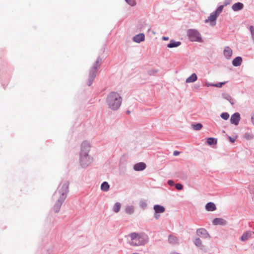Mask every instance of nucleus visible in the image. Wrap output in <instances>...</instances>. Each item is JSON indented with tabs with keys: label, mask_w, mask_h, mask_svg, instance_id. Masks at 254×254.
<instances>
[{
	"label": "nucleus",
	"mask_w": 254,
	"mask_h": 254,
	"mask_svg": "<svg viewBox=\"0 0 254 254\" xmlns=\"http://www.w3.org/2000/svg\"><path fill=\"white\" fill-rule=\"evenodd\" d=\"M68 185V183L66 182L61 184L53 195V199L55 201L54 210L56 213L60 211L62 204L66 197Z\"/></svg>",
	"instance_id": "obj_1"
},
{
	"label": "nucleus",
	"mask_w": 254,
	"mask_h": 254,
	"mask_svg": "<svg viewBox=\"0 0 254 254\" xmlns=\"http://www.w3.org/2000/svg\"><path fill=\"white\" fill-rule=\"evenodd\" d=\"M128 237L129 245L133 247L143 246L149 242V237L144 233H132Z\"/></svg>",
	"instance_id": "obj_2"
},
{
	"label": "nucleus",
	"mask_w": 254,
	"mask_h": 254,
	"mask_svg": "<svg viewBox=\"0 0 254 254\" xmlns=\"http://www.w3.org/2000/svg\"><path fill=\"white\" fill-rule=\"evenodd\" d=\"M122 98L117 92H112L107 96L106 102L108 107L114 111L117 110L120 107Z\"/></svg>",
	"instance_id": "obj_3"
},
{
	"label": "nucleus",
	"mask_w": 254,
	"mask_h": 254,
	"mask_svg": "<svg viewBox=\"0 0 254 254\" xmlns=\"http://www.w3.org/2000/svg\"><path fill=\"white\" fill-rule=\"evenodd\" d=\"M224 6L221 5L219 6L214 11L212 12L207 19L205 20V23H210L211 26H214L216 24V19L222 12Z\"/></svg>",
	"instance_id": "obj_4"
},
{
	"label": "nucleus",
	"mask_w": 254,
	"mask_h": 254,
	"mask_svg": "<svg viewBox=\"0 0 254 254\" xmlns=\"http://www.w3.org/2000/svg\"><path fill=\"white\" fill-rule=\"evenodd\" d=\"M101 62V59L100 58H98L97 59L96 62L94 64L93 66L91 68L89 72V76L88 79L89 81V86H90L95 79L96 73L97 72V69L99 67Z\"/></svg>",
	"instance_id": "obj_5"
},
{
	"label": "nucleus",
	"mask_w": 254,
	"mask_h": 254,
	"mask_svg": "<svg viewBox=\"0 0 254 254\" xmlns=\"http://www.w3.org/2000/svg\"><path fill=\"white\" fill-rule=\"evenodd\" d=\"M79 164L83 168L87 167L93 162V158L89 154H79Z\"/></svg>",
	"instance_id": "obj_6"
},
{
	"label": "nucleus",
	"mask_w": 254,
	"mask_h": 254,
	"mask_svg": "<svg viewBox=\"0 0 254 254\" xmlns=\"http://www.w3.org/2000/svg\"><path fill=\"white\" fill-rule=\"evenodd\" d=\"M187 35L188 36L190 40L192 42H202L200 34L195 29L188 30L187 31Z\"/></svg>",
	"instance_id": "obj_7"
},
{
	"label": "nucleus",
	"mask_w": 254,
	"mask_h": 254,
	"mask_svg": "<svg viewBox=\"0 0 254 254\" xmlns=\"http://www.w3.org/2000/svg\"><path fill=\"white\" fill-rule=\"evenodd\" d=\"M91 147V143L89 141L85 140L81 144V148L79 154H89Z\"/></svg>",
	"instance_id": "obj_8"
},
{
	"label": "nucleus",
	"mask_w": 254,
	"mask_h": 254,
	"mask_svg": "<svg viewBox=\"0 0 254 254\" xmlns=\"http://www.w3.org/2000/svg\"><path fill=\"white\" fill-rule=\"evenodd\" d=\"M196 234L198 236L203 239H209L210 236L206 229L204 228H199L196 231Z\"/></svg>",
	"instance_id": "obj_9"
},
{
	"label": "nucleus",
	"mask_w": 254,
	"mask_h": 254,
	"mask_svg": "<svg viewBox=\"0 0 254 254\" xmlns=\"http://www.w3.org/2000/svg\"><path fill=\"white\" fill-rule=\"evenodd\" d=\"M240 114L239 113H235L233 114L230 118V122L232 124L238 126L240 121Z\"/></svg>",
	"instance_id": "obj_10"
},
{
	"label": "nucleus",
	"mask_w": 254,
	"mask_h": 254,
	"mask_svg": "<svg viewBox=\"0 0 254 254\" xmlns=\"http://www.w3.org/2000/svg\"><path fill=\"white\" fill-rule=\"evenodd\" d=\"M212 223L215 226H225L227 224V221L222 218H216L213 220Z\"/></svg>",
	"instance_id": "obj_11"
},
{
	"label": "nucleus",
	"mask_w": 254,
	"mask_h": 254,
	"mask_svg": "<svg viewBox=\"0 0 254 254\" xmlns=\"http://www.w3.org/2000/svg\"><path fill=\"white\" fill-rule=\"evenodd\" d=\"M223 55L227 59L230 60L233 55V50L228 46L225 47L223 50Z\"/></svg>",
	"instance_id": "obj_12"
},
{
	"label": "nucleus",
	"mask_w": 254,
	"mask_h": 254,
	"mask_svg": "<svg viewBox=\"0 0 254 254\" xmlns=\"http://www.w3.org/2000/svg\"><path fill=\"white\" fill-rule=\"evenodd\" d=\"M132 40L136 43H140L145 40V35L143 33L138 34L133 37Z\"/></svg>",
	"instance_id": "obj_13"
},
{
	"label": "nucleus",
	"mask_w": 254,
	"mask_h": 254,
	"mask_svg": "<svg viewBox=\"0 0 254 254\" xmlns=\"http://www.w3.org/2000/svg\"><path fill=\"white\" fill-rule=\"evenodd\" d=\"M253 235H254V232L251 231H247L243 234V235L240 238V239L243 242L246 241L249 238H250Z\"/></svg>",
	"instance_id": "obj_14"
},
{
	"label": "nucleus",
	"mask_w": 254,
	"mask_h": 254,
	"mask_svg": "<svg viewBox=\"0 0 254 254\" xmlns=\"http://www.w3.org/2000/svg\"><path fill=\"white\" fill-rule=\"evenodd\" d=\"M146 168V164L143 162H139L133 166V169L136 171H140L144 170Z\"/></svg>",
	"instance_id": "obj_15"
},
{
	"label": "nucleus",
	"mask_w": 254,
	"mask_h": 254,
	"mask_svg": "<svg viewBox=\"0 0 254 254\" xmlns=\"http://www.w3.org/2000/svg\"><path fill=\"white\" fill-rule=\"evenodd\" d=\"M181 45L180 41H175L174 40H171L170 43L167 45V47L169 48H173L178 47Z\"/></svg>",
	"instance_id": "obj_16"
},
{
	"label": "nucleus",
	"mask_w": 254,
	"mask_h": 254,
	"mask_svg": "<svg viewBox=\"0 0 254 254\" xmlns=\"http://www.w3.org/2000/svg\"><path fill=\"white\" fill-rule=\"evenodd\" d=\"M222 97L223 99L228 101L232 105L234 104L235 102L233 98L229 94L223 93L222 94Z\"/></svg>",
	"instance_id": "obj_17"
},
{
	"label": "nucleus",
	"mask_w": 254,
	"mask_h": 254,
	"mask_svg": "<svg viewBox=\"0 0 254 254\" xmlns=\"http://www.w3.org/2000/svg\"><path fill=\"white\" fill-rule=\"evenodd\" d=\"M153 209L156 213H162L165 210L163 206L158 204L155 205L153 207Z\"/></svg>",
	"instance_id": "obj_18"
},
{
	"label": "nucleus",
	"mask_w": 254,
	"mask_h": 254,
	"mask_svg": "<svg viewBox=\"0 0 254 254\" xmlns=\"http://www.w3.org/2000/svg\"><path fill=\"white\" fill-rule=\"evenodd\" d=\"M244 4L241 2H237L234 3L232 6V9L235 11H239L243 8Z\"/></svg>",
	"instance_id": "obj_19"
},
{
	"label": "nucleus",
	"mask_w": 254,
	"mask_h": 254,
	"mask_svg": "<svg viewBox=\"0 0 254 254\" xmlns=\"http://www.w3.org/2000/svg\"><path fill=\"white\" fill-rule=\"evenodd\" d=\"M197 79V75L193 73L190 76L188 77L186 80V82L187 83H193L196 81Z\"/></svg>",
	"instance_id": "obj_20"
},
{
	"label": "nucleus",
	"mask_w": 254,
	"mask_h": 254,
	"mask_svg": "<svg viewBox=\"0 0 254 254\" xmlns=\"http://www.w3.org/2000/svg\"><path fill=\"white\" fill-rule=\"evenodd\" d=\"M243 62V59L241 57H237L232 61V64L235 66H240Z\"/></svg>",
	"instance_id": "obj_21"
},
{
	"label": "nucleus",
	"mask_w": 254,
	"mask_h": 254,
	"mask_svg": "<svg viewBox=\"0 0 254 254\" xmlns=\"http://www.w3.org/2000/svg\"><path fill=\"white\" fill-rule=\"evenodd\" d=\"M205 209L209 211H213L216 209L215 204L213 202H208L205 205Z\"/></svg>",
	"instance_id": "obj_22"
},
{
	"label": "nucleus",
	"mask_w": 254,
	"mask_h": 254,
	"mask_svg": "<svg viewBox=\"0 0 254 254\" xmlns=\"http://www.w3.org/2000/svg\"><path fill=\"white\" fill-rule=\"evenodd\" d=\"M134 208L132 205H127L125 208V212L128 214H132L134 212Z\"/></svg>",
	"instance_id": "obj_23"
},
{
	"label": "nucleus",
	"mask_w": 254,
	"mask_h": 254,
	"mask_svg": "<svg viewBox=\"0 0 254 254\" xmlns=\"http://www.w3.org/2000/svg\"><path fill=\"white\" fill-rule=\"evenodd\" d=\"M121 208V204L120 202H116L113 207V211L115 213H118Z\"/></svg>",
	"instance_id": "obj_24"
},
{
	"label": "nucleus",
	"mask_w": 254,
	"mask_h": 254,
	"mask_svg": "<svg viewBox=\"0 0 254 254\" xmlns=\"http://www.w3.org/2000/svg\"><path fill=\"white\" fill-rule=\"evenodd\" d=\"M109 188H110V185L106 182H104L101 184V189L103 191H108L109 189Z\"/></svg>",
	"instance_id": "obj_25"
},
{
	"label": "nucleus",
	"mask_w": 254,
	"mask_h": 254,
	"mask_svg": "<svg viewBox=\"0 0 254 254\" xmlns=\"http://www.w3.org/2000/svg\"><path fill=\"white\" fill-rule=\"evenodd\" d=\"M207 143L209 145H212L216 144L217 139L215 138L210 137L207 139Z\"/></svg>",
	"instance_id": "obj_26"
},
{
	"label": "nucleus",
	"mask_w": 254,
	"mask_h": 254,
	"mask_svg": "<svg viewBox=\"0 0 254 254\" xmlns=\"http://www.w3.org/2000/svg\"><path fill=\"white\" fill-rule=\"evenodd\" d=\"M193 242H194V245L196 247H199L201 249L203 248V245H202V241H201V240L199 238L195 239L194 240Z\"/></svg>",
	"instance_id": "obj_27"
},
{
	"label": "nucleus",
	"mask_w": 254,
	"mask_h": 254,
	"mask_svg": "<svg viewBox=\"0 0 254 254\" xmlns=\"http://www.w3.org/2000/svg\"><path fill=\"white\" fill-rule=\"evenodd\" d=\"M168 241L170 243L175 244L177 243L178 239L175 236H170L169 237Z\"/></svg>",
	"instance_id": "obj_28"
},
{
	"label": "nucleus",
	"mask_w": 254,
	"mask_h": 254,
	"mask_svg": "<svg viewBox=\"0 0 254 254\" xmlns=\"http://www.w3.org/2000/svg\"><path fill=\"white\" fill-rule=\"evenodd\" d=\"M192 127L194 130H199L202 128V125L200 123L193 125Z\"/></svg>",
	"instance_id": "obj_29"
},
{
	"label": "nucleus",
	"mask_w": 254,
	"mask_h": 254,
	"mask_svg": "<svg viewBox=\"0 0 254 254\" xmlns=\"http://www.w3.org/2000/svg\"><path fill=\"white\" fill-rule=\"evenodd\" d=\"M244 138H246L247 140H251L252 139H253L254 138V135L252 133H248V132H246L244 134Z\"/></svg>",
	"instance_id": "obj_30"
},
{
	"label": "nucleus",
	"mask_w": 254,
	"mask_h": 254,
	"mask_svg": "<svg viewBox=\"0 0 254 254\" xmlns=\"http://www.w3.org/2000/svg\"><path fill=\"white\" fill-rule=\"evenodd\" d=\"M126 2L131 6H134L136 5V3L135 0H125Z\"/></svg>",
	"instance_id": "obj_31"
},
{
	"label": "nucleus",
	"mask_w": 254,
	"mask_h": 254,
	"mask_svg": "<svg viewBox=\"0 0 254 254\" xmlns=\"http://www.w3.org/2000/svg\"><path fill=\"white\" fill-rule=\"evenodd\" d=\"M220 117L225 120H227L229 118V114L228 113H223L221 114Z\"/></svg>",
	"instance_id": "obj_32"
},
{
	"label": "nucleus",
	"mask_w": 254,
	"mask_h": 254,
	"mask_svg": "<svg viewBox=\"0 0 254 254\" xmlns=\"http://www.w3.org/2000/svg\"><path fill=\"white\" fill-rule=\"evenodd\" d=\"M250 30L251 33L252 38L253 40L254 41V27L253 26H251L250 27Z\"/></svg>",
	"instance_id": "obj_33"
},
{
	"label": "nucleus",
	"mask_w": 254,
	"mask_h": 254,
	"mask_svg": "<svg viewBox=\"0 0 254 254\" xmlns=\"http://www.w3.org/2000/svg\"><path fill=\"white\" fill-rule=\"evenodd\" d=\"M140 206L142 208H145L147 206V203L145 201H142L140 202Z\"/></svg>",
	"instance_id": "obj_34"
},
{
	"label": "nucleus",
	"mask_w": 254,
	"mask_h": 254,
	"mask_svg": "<svg viewBox=\"0 0 254 254\" xmlns=\"http://www.w3.org/2000/svg\"><path fill=\"white\" fill-rule=\"evenodd\" d=\"M226 82H219L216 84H214V86L217 87H221L223 85L225 84Z\"/></svg>",
	"instance_id": "obj_35"
},
{
	"label": "nucleus",
	"mask_w": 254,
	"mask_h": 254,
	"mask_svg": "<svg viewBox=\"0 0 254 254\" xmlns=\"http://www.w3.org/2000/svg\"><path fill=\"white\" fill-rule=\"evenodd\" d=\"M175 187L178 190H182L183 188V185L181 184H176Z\"/></svg>",
	"instance_id": "obj_36"
},
{
	"label": "nucleus",
	"mask_w": 254,
	"mask_h": 254,
	"mask_svg": "<svg viewBox=\"0 0 254 254\" xmlns=\"http://www.w3.org/2000/svg\"><path fill=\"white\" fill-rule=\"evenodd\" d=\"M168 184L170 186H173L174 185V182L172 180H169L168 182Z\"/></svg>",
	"instance_id": "obj_37"
},
{
	"label": "nucleus",
	"mask_w": 254,
	"mask_h": 254,
	"mask_svg": "<svg viewBox=\"0 0 254 254\" xmlns=\"http://www.w3.org/2000/svg\"><path fill=\"white\" fill-rule=\"evenodd\" d=\"M251 122L252 124L254 126V113L251 115Z\"/></svg>",
	"instance_id": "obj_38"
},
{
	"label": "nucleus",
	"mask_w": 254,
	"mask_h": 254,
	"mask_svg": "<svg viewBox=\"0 0 254 254\" xmlns=\"http://www.w3.org/2000/svg\"><path fill=\"white\" fill-rule=\"evenodd\" d=\"M154 218H155L156 219H159V218L160 217V215H159V214H158V213H156L155 212V214H154Z\"/></svg>",
	"instance_id": "obj_39"
},
{
	"label": "nucleus",
	"mask_w": 254,
	"mask_h": 254,
	"mask_svg": "<svg viewBox=\"0 0 254 254\" xmlns=\"http://www.w3.org/2000/svg\"><path fill=\"white\" fill-rule=\"evenodd\" d=\"M205 84H206V86H207V87L214 86V85H214V84L209 83H208V82H206Z\"/></svg>",
	"instance_id": "obj_40"
},
{
	"label": "nucleus",
	"mask_w": 254,
	"mask_h": 254,
	"mask_svg": "<svg viewBox=\"0 0 254 254\" xmlns=\"http://www.w3.org/2000/svg\"><path fill=\"white\" fill-rule=\"evenodd\" d=\"M180 154V152L177 151H175L173 153V155L175 156H178Z\"/></svg>",
	"instance_id": "obj_41"
},
{
	"label": "nucleus",
	"mask_w": 254,
	"mask_h": 254,
	"mask_svg": "<svg viewBox=\"0 0 254 254\" xmlns=\"http://www.w3.org/2000/svg\"><path fill=\"white\" fill-rule=\"evenodd\" d=\"M162 40L164 41H167L169 39V38L168 37H165V36L162 37Z\"/></svg>",
	"instance_id": "obj_42"
},
{
	"label": "nucleus",
	"mask_w": 254,
	"mask_h": 254,
	"mask_svg": "<svg viewBox=\"0 0 254 254\" xmlns=\"http://www.w3.org/2000/svg\"><path fill=\"white\" fill-rule=\"evenodd\" d=\"M229 139H230L231 142H234L235 141V139L231 137L230 136H229Z\"/></svg>",
	"instance_id": "obj_43"
},
{
	"label": "nucleus",
	"mask_w": 254,
	"mask_h": 254,
	"mask_svg": "<svg viewBox=\"0 0 254 254\" xmlns=\"http://www.w3.org/2000/svg\"><path fill=\"white\" fill-rule=\"evenodd\" d=\"M153 73H157L158 72V70L157 69H154L153 70Z\"/></svg>",
	"instance_id": "obj_44"
}]
</instances>
